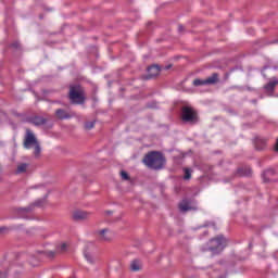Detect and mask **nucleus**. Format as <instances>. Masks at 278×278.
Returning <instances> with one entry per match:
<instances>
[{"label": "nucleus", "instance_id": "3", "mask_svg": "<svg viewBox=\"0 0 278 278\" xmlns=\"http://www.w3.org/2000/svg\"><path fill=\"white\" fill-rule=\"evenodd\" d=\"M42 192L43 199L37 200L34 204L27 206V207H18L15 210V212L18 214V216H25V214H29L31 210H34V206L36 205L37 207H45L47 205V197H49V189L47 187L39 185L37 187L36 193L40 194Z\"/></svg>", "mask_w": 278, "mask_h": 278}, {"label": "nucleus", "instance_id": "5", "mask_svg": "<svg viewBox=\"0 0 278 278\" xmlns=\"http://www.w3.org/2000/svg\"><path fill=\"white\" fill-rule=\"evenodd\" d=\"M68 99L73 105H84L86 103V90L80 85H71Z\"/></svg>", "mask_w": 278, "mask_h": 278}, {"label": "nucleus", "instance_id": "27", "mask_svg": "<svg viewBox=\"0 0 278 278\" xmlns=\"http://www.w3.org/2000/svg\"><path fill=\"white\" fill-rule=\"evenodd\" d=\"M8 231H10L9 227H7V226L0 227V233H8Z\"/></svg>", "mask_w": 278, "mask_h": 278}, {"label": "nucleus", "instance_id": "14", "mask_svg": "<svg viewBox=\"0 0 278 278\" xmlns=\"http://www.w3.org/2000/svg\"><path fill=\"white\" fill-rule=\"evenodd\" d=\"M251 173H252V170L250 167H239L237 169V175L239 177H249V176H251Z\"/></svg>", "mask_w": 278, "mask_h": 278}, {"label": "nucleus", "instance_id": "28", "mask_svg": "<svg viewBox=\"0 0 278 278\" xmlns=\"http://www.w3.org/2000/svg\"><path fill=\"white\" fill-rule=\"evenodd\" d=\"M104 214H105V216H112V214H114V212H112V211H105Z\"/></svg>", "mask_w": 278, "mask_h": 278}, {"label": "nucleus", "instance_id": "22", "mask_svg": "<svg viewBox=\"0 0 278 278\" xmlns=\"http://www.w3.org/2000/svg\"><path fill=\"white\" fill-rule=\"evenodd\" d=\"M46 257H48V260H53L55 258V255H58V251H47L45 252Z\"/></svg>", "mask_w": 278, "mask_h": 278}, {"label": "nucleus", "instance_id": "1", "mask_svg": "<svg viewBox=\"0 0 278 278\" xmlns=\"http://www.w3.org/2000/svg\"><path fill=\"white\" fill-rule=\"evenodd\" d=\"M142 162L146 166H148V168H152L153 170H162V168H164V164H166V157H164V154L161 152L151 151L144 155Z\"/></svg>", "mask_w": 278, "mask_h": 278}, {"label": "nucleus", "instance_id": "20", "mask_svg": "<svg viewBox=\"0 0 278 278\" xmlns=\"http://www.w3.org/2000/svg\"><path fill=\"white\" fill-rule=\"evenodd\" d=\"M29 165H27V163H21L17 165V168H16V175H21L23 173H27V168H28Z\"/></svg>", "mask_w": 278, "mask_h": 278}, {"label": "nucleus", "instance_id": "29", "mask_svg": "<svg viewBox=\"0 0 278 278\" xmlns=\"http://www.w3.org/2000/svg\"><path fill=\"white\" fill-rule=\"evenodd\" d=\"M5 277H8V274L5 271L0 274V278H5Z\"/></svg>", "mask_w": 278, "mask_h": 278}, {"label": "nucleus", "instance_id": "24", "mask_svg": "<svg viewBox=\"0 0 278 278\" xmlns=\"http://www.w3.org/2000/svg\"><path fill=\"white\" fill-rule=\"evenodd\" d=\"M94 124H96L94 121H92V122H87V123L85 124V129H87L88 131H90V129H93V128H94Z\"/></svg>", "mask_w": 278, "mask_h": 278}, {"label": "nucleus", "instance_id": "17", "mask_svg": "<svg viewBox=\"0 0 278 278\" xmlns=\"http://www.w3.org/2000/svg\"><path fill=\"white\" fill-rule=\"evenodd\" d=\"M270 177H275V169H266L263 173V179L265 182L270 181Z\"/></svg>", "mask_w": 278, "mask_h": 278}, {"label": "nucleus", "instance_id": "19", "mask_svg": "<svg viewBox=\"0 0 278 278\" xmlns=\"http://www.w3.org/2000/svg\"><path fill=\"white\" fill-rule=\"evenodd\" d=\"M278 85L277 78H273L271 81H269L267 85L264 86L265 90L268 92H271V90H275V86Z\"/></svg>", "mask_w": 278, "mask_h": 278}, {"label": "nucleus", "instance_id": "15", "mask_svg": "<svg viewBox=\"0 0 278 278\" xmlns=\"http://www.w3.org/2000/svg\"><path fill=\"white\" fill-rule=\"evenodd\" d=\"M33 125H36L37 127L40 125H47V118L42 116H35L31 118Z\"/></svg>", "mask_w": 278, "mask_h": 278}, {"label": "nucleus", "instance_id": "16", "mask_svg": "<svg viewBox=\"0 0 278 278\" xmlns=\"http://www.w3.org/2000/svg\"><path fill=\"white\" fill-rule=\"evenodd\" d=\"M142 269V264H140V261L135 260L130 263V270L132 273H138V270Z\"/></svg>", "mask_w": 278, "mask_h": 278}, {"label": "nucleus", "instance_id": "6", "mask_svg": "<svg viewBox=\"0 0 278 278\" xmlns=\"http://www.w3.org/2000/svg\"><path fill=\"white\" fill-rule=\"evenodd\" d=\"M226 247L227 238H225L223 235H219L208 241L207 251H211L212 255H220V253L225 251Z\"/></svg>", "mask_w": 278, "mask_h": 278}, {"label": "nucleus", "instance_id": "11", "mask_svg": "<svg viewBox=\"0 0 278 278\" xmlns=\"http://www.w3.org/2000/svg\"><path fill=\"white\" fill-rule=\"evenodd\" d=\"M100 242H111L112 241V237H110V229L108 228H104V229H101V230H97L96 231Z\"/></svg>", "mask_w": 278, "mask_h": 278}, {"label": "nucleus", "instance_id": "2", "mask_svg": "<svg viewBox=\"0 0 278 278\" xmlns=\"http://www.w3.org/2000/svg\"><path fill=\"white\" fill-rule=\"evenodd\" d=\"M24 149H34L33 155L36 160H40L42 155V147H40V141H38V138H36V135H34V131L31 129L27 128L26 134L24 136V142H23Z\"/></svg>", "mask_w": 278, "mask_h": 278}, {"label": "nucleus", "instance_id": "7", "mask_svg": "<svg viewBox=\"0 0 278 278\" xmlns=\"http://www.w3.org/2000/svg\"><path fill=\"white\" fill-rule=\"evenodd\" d=\"M214 84H218V73L212 74L208 78L206 79H194L193 80V86H212Z\"/></svg>", "mask_w": 278, "mask_h": 278}, {"label": "nucleus", "instance_id": "30", "mask_svg": "<svg viewBox=\"0 0 278 278\" xmlns=\"http://www.w3.org/2000/svg\"><path fill=\"white\" fill-rule=\"evenodd\" d=\"M178 29L179 31H184V26L182 25L178 26Z\"/></svg>", "mask_w": 278, "mask_h": 278}, {"label": "nucleus", "instance_id": "21", "mask_svg": "<svg viewBox=\"0 0 278 278\" xmlns=\"http://www.w3.org/2000/svg\"><path fill=\"white\" fill-rule=\"evenodd\" d=\"M184 172H185L184 179L187 180V181H188L189 179H191V177H192V170H190V168L186 167V168H184Z\"/></svg>", "mask_w": 278, "mask_h": 278}, {"label": "nucleus", "instance_id": "26", "mask_svg": "<svg viewBox=\"0 0 278 278\" xmlns=\"http://www.w3.org/2000/svg\"><path fill=\"white\" fill-rule=\"evenodd\" d=\"M121 177L124 181H129V179H130L129 174H127V172H125V170L121 172Z\"/></svg>", "mask_w": 278, "mask_h": 278}, {"label": "nucleus", "instance_id": "9", "mask_svg": "<svg viewBox=\"0 0 278 278\" xmlns=\"http://www.w3.org/2000/svg\"><path fill=\"white\" fill-rule=\"evenodd\" d=\"M73 220L79 223L81 220H88L90 218V213L86 211H74L72 214Z\"/></svg>", "mask_w": 278, "mask_h": 278}, {"label": "nucleus", "instance_id": "4", "mask_svg": "<svg viewBox=\"0 0 278 278\" xmlns=\"http://www.w3.org/2000/svg\"><path fill=\"white\" fill-rule=\"evenodd\" d=\"M180 119L188 125H197L201 118L199 117V111L191 105H182L180 109Z\"/></svg>", "mask_w": 278, "mask_h": 278}, {"label": "nucleus", "instance_id": "18", "mask_svg": "<svg viewBox=\"0 0 278 278\" xmlns=\"http://www.w3.org/2000/svg\"><path fill=\"white\" fill-rule=\"evenodd\" d=\"M55 251H56V253H66L68 251V243H66V242L59 243L55 247Z\"/></svg>", "mask_w": 278, "mask_h": 278}, {"label": "nucleus", "instance_id": "13", "mask_svg": "<svg viewBox=\"0 0 278 278\" xmlns=\"http://www.w3.org/2000/svg\"><path fill=\"white\" fill-rule=\"evenodd\" d=\"M256 151H264L266 149V140L262 138H256L254 141Z\"/></svg>", "mask_w": 278, "mask_h": 278}, {"label": "nucleus", "instance_id": "23", "mask_svg": "<svg viewBox=\"0 0 278 278\" xmlns=\"http://www.w3.org/2000/svg\"><path fill=\"white\" fill-rule=\"evenodd\" d=\"M85 258L87 260V262H89V264H94V257H92V254H90L89 252H85Z\"/></svg>", "mask_w": 278, "mask_h": 278}, {"label": "nucleus", "instance_id": "8", "mask_svg": "<svg viewBox=\"0 0 278 278\" xmlns=\"http://www.w3.org/2000/svg\"><path fill=\"white\" fill-rule=\"evenodd\" d=\"M157 75H160V66L152 65V66L148 67V74L141 76V79L147 81L149 79H153L154 77H157Z\"/></svg>", "mask_w": 278, "mask_h": 278}, {"label": "nucleus", "instance_id": "12", "mask_svg": "<svg viewBox=\"0 0 278 278\" xmlns=\"http://www.w3.org/2000/svg\"><path fill=\"white\" fill-rule=\"evenodd\" d=\"M179 210L180 212H190L191 210H197V207L192 205L191 200L185 199L179 203Z\"/></svg>", "mask_w": 278, "mask_h": 278}, {"label": "nucleus", "instance_id": "10", "mask_svg": "<svg viewBox=\"0 0 278 278\" xmlns=\"http://www.w3.org/2000/svg\"><path fill=\"white\" fill-rule=\"evenodd\" d=\"M54 114L59 121H66L68 118H73V116H75V113H71L64 109H58Z\"/></svg>", "mask_w": 278, "mask_h": 278}, {"label": "nucleus", "instance_id": "25", "mask_svg": "<svg viewBox=\"0 0 278 278\" xmlns=\"http://www.w3.org/2000/svg\"><path fill=\"white\" fill-rule=\"evenodd\" d=\"M9 47H10V49L18 50V49H21V42L13 41Z\"/></svg>", "mask_w": 278, "mask_h": 278}]
</instances>
